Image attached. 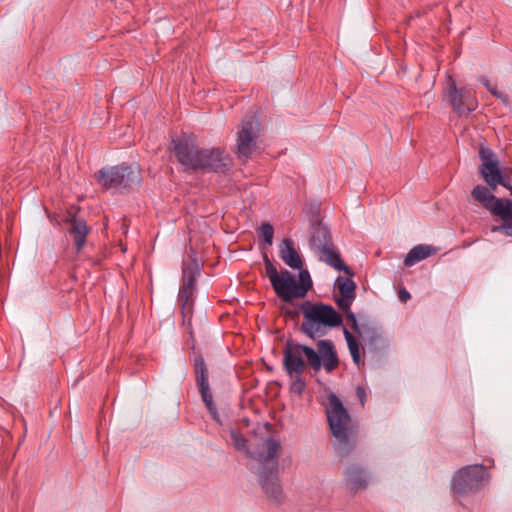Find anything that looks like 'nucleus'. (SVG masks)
Here are the masks:
<instances>
[{
  "label": "nucleus",
  "mask_w": 512,
  "mask_h": 512,
  "mask_svg": "<svg viewBox=\"0 0 512 512\" xmlns=\"http://www.w3.org/2000/svg\"><path fill=\"white\" fill-rule=\"evenodd\" d=\"M353 362L359 366L361 363L360 347L356 338L347 330L343 331Z\"/></svg>",
  "instance_id": "5701e85b"
},
{
  "label": "nucleus",
  "mask_w": 512,
  "mask_h": 512,
  "mask_svg": "<svg viewBox=\"0 0 512 512\" xmlns=\"http://www.w3.org/2000/svg\"><path fill=\"white\" fill-rule=\"evenodd\" d=\"M283 365L292 371H305L306 365L314 371H319L323 365L330 373L339 365L335 346L331 340L317 342V350L293 341H287L283 351Z\"/></svg>",
  "instance_id": "f03ea898"
},
{
  "label": "nucleus",
  "mask_w": 512,
  "mask_h": 512,
  "mask_svg": "<svg viewBox=\"0 0 512 512\" xmlns=\"http://www.w3.org/2000/svg\"><path fill=\"white\" fill-rule=\"evenodd\" d=\"M479 81L482 85L497 99L501 100L503 103H507L509 97L502 91H499L496 84H492L489 79L485 76H481Z\"/></svg>",
  "instance_id": "a878e982"
},
{
  "label": "nucleus",
  "mask_w": 512,
  "mask_h": 512,
  "mask_svg": "<svg viewBox=\"0 0 512 512\" xmlns=\"http://www.w3.org/2000/svg\"><path fill=\"white\" fill-rule=\"evenodd\" d=\"M279 257L292 269H301L303 266L302 259L294 246V241L285 238L279 244Z\"/></svg>",
  "instance_id": "dca6fc26"
},
{
  "label": "nucleus",
  "mask_w": 512,
  "mask_h": 512,
  "mask_svg": "<svg viewBox=\"0 0 512 512\" xmlns=\"http://www.w3.org/2000/svg\"><path fill=\"white\" fill-rule=\"evenodd\" d=\"M287 374L289 375V377L291 378L292 382H291V386H290V390L293 392V393H296L298 395H301L306 387V383H305V380L302 376L303 372L304 371H299V372H295V371H292L288 368H285Z\"/></svg>",
  "instance_id": "b1692460"
},
{
  "label": "nucleus",
  "mask_w": 512,
  "mask_h": 512,
  "mask_svg": "<svg viewBox=\"0 0 512 512\" xmlns=\"http://www.w3.org/2000/svg\"><path fill=\"white\" fill-rule=\"evenodd\" d=\"M444 95L453 111L460 117L472 113L478 105L471 92L464 87L457 88L452 77H449L447 81Z\"/></svg>",
  "instance_id": "9d476101"
},
{
  "label": "nucleus",
  "mask_w": 512,
  "mask_h": 512,
  "mask_svg": "<svg viewBox=\"0 0 512 512\" xmlns=\"http://www.w3.org/2000/svg\"><path fill=\"white\" fill-rule=\"evenodd\" d=\"M509 191H510V194L512 195V187L509 189Z\"/></svg>",
  "instance_id": "c9c22d12"
},
{
  "label": "nucleus",
  "mask_w": 512,
  "mask_h": 512,
  "mask_svg": "<svg viewBox=\"0 0 512 512\" xmlns=\"http://www.w3.org/2000/svg\"><path fill=\"white\" fill-rule=\"evenodd\" d=\"M299 270V283L297 282V287L300 298H303L307 294V292L312 288V280L307 270H302V268Z\"/></svg>",
  "instance_id": "393cba45"
},
{
  "label": "nucleus",
  "mask_w": 512,
  "mask_h": 512,
  "mask_svg": "<svg viewBox=\"0 0 512 512\" xmlns=\"http://www.w3.org/2000/svg\"><path fill=\"white\" fill-rule=\"evenodd\" d=\"M311 248L319 255V259L338 271L352 277L354 273L345 265L339 252L334 247L328 228L321 222L312 226L310 237Z\"/></svg>",
  "instance_id": "39448f33"
},
{
  "label": "nucleus",
  "mask_w": 512,
  "mask_h": 512,
  "mask_svg": "<svg viewBox=\"0 0 512 512\" xmlns=\"http://www.w3.org/2000/svg\"><path fill=\"white\" fill-rule=\"evenodd\" d=\"M346 317H347V320L351 323V328L356 333L361 335L360 328H359V325H358V322H357L355 314L351 310H349V311L346 312Z\"/></svg>",
  "instance_id": "c756f323"
},
{
  "label": "nucleus",
  "mask_w": 512,
  "mask_h": 512,
  "mask_svg": "<svg viewBox=\"0 0 512 512\" xmlns=\"http://www.w3.org/2000/svg\"><path fill=\"white\" fill-rule=\"evenodd\" d=\"M506 236L512 238V220L509 222L508 231H507V235Z\"/></svg>",
  "instance_id": "f704fd0d"
},
{
  "label": "nucleus",
  "mask_w": 512,
  "mask_h": 512,
  "mask_svg": "<svg viewBox=\"0 0 512 512\" xmlns=\"http://www.w3.org/2000/svg\"><path fill=\"white\" fill-rule=\"evenodd\" d=\"M259 136V123L254 115L246 116L241 124L236 141L238 159L246 162L256 149Z\"/></svg>",
  "instance_id": "1a4fd4ad"
},
{
  "label": "nucleus",
  "mask_w": 512,
  "mask_h": 512,
  "mask_svg": "<svg viewBox=\"0 0 512 512\" xmlns=\"http://www.w3.org/2000/svg\"><path fill=\"white\" fill-rule=\"evenodd\" d=\"M508 225H509V222H503V224H501V225L492 226L491 231L492 232H503L505 235H507Z\"/></svg>",
  "instance_id": "2f4dec72"
},
{
  "label": "nucleus",
  "mask_w": 512,
  "mask_h": 512,
  "mask_svg": "<svg viewBox=\"0 0 512 512\" xmlns=\"http://www.w3.org/2000/svg\"><path fill=\"white\" fill-rule=\"evenodd\" d=\"M205 157H202L199 169H209L215 172H225L231 166V158L220 148L203 149Z\"/></svg>",
  "instance_id": "4468645a"
},
{
  "label": "nucleus",
  "mask_w": 512,
  "mask_h": 512,
  "mask_svg": "<svg viewBox=\"0 0 512 512\" xmlns=\"http://www.w3.org/2000/svg\"><path fill=\"white\" fill-rule=\"evenodd\" d=\"M194 291L195 290L182 286L180 288L178 302L182 307V313L184 317H187L192 312Z\"/></svg>",
  "instance_id": "4be33fe9"
},
{
  "label": "nucleus",
  "mask_w": 512,
  "mask_h": 512,
  "mask_svg": "<svg viewBox=\"0 0 512 512\" xmlns=\"http://www.w3.org/2000/svg\"><path fill=\"white\" fill-rule=\"evenodd\" d=\"M96 177L103 188L119 191L133 189L141 182L139 170L127 164L102 168Z\"/></svg>",
  "instance_id": "423d86ee"
},
{
  "label": "nucleus",
  "mask_w": 512,
  "mask_h": 512,
  "mask_svg": "<svg viewBox=\"0 0 512 512\" xmlns=\"http://www.w3.org/2000/svg\"><path fill=\"white\" fill-rule=\"evenodd\" d=\"M471 196L474 200L481 203L486 210H488V207H490L492 202L497 198L491 193L488 187L483 185H476L471 191Z\"/></svg>",
  "instance_id": "aec40b11"
},
{
  "label": "nucleus",
  "mask_w": 512,
  "mask_h": 512,
  "mask_svg": "<svg viewBox=\"0 0 512 512\" xmlns=\"http://www.w3.org/2000/svg\"><path fill=\"white\" fill-rule=\"evenodd\" d=\"M259 235L264 239V242L271 246L273 244L274 228L270 223L264 222L258 228Z\"/></svg>",
  "instance_id": "bb28decb"
},
{
  "label": "nucleus",
  "mask_w": 512,
  "mask_h": 512,
  "mask_svg": "<svg viewBox=\"0 0 512 512\" xmlns=\"http://www.w3.org/2000/svg\"><path fill=\"white\" fill-rule=\"evenodd\" d=\"M194 372L196 383L201 398L207 407L212 418L219 424H222L218 411L213 401V395L209 387L208 369L202 356H197L194 361Z\"/></svg>",
  "instance_id": "f8f14e48"
},
{
  "label": "nucleus",
  "mask_w": 512,
  "mask_h": 512,
  "mask_svg": "<svg viewBox=\"0 0 512 512\" xmlns=\"http://www.w3.org/2000/svg\"><path fill=\"white\" fill-rule=\"evenodd\" d=\"M300 310L303 321L300 330L311 339L326 334V327H337L342 324V316L331 306L323 303L305 302Z\"/></svg>",
  "instance_id": "20e7f679"
},
{
  "label": "nucleus",
  "mask_w": 512,
  "mask_h": 512,
  "mask_svg": "<svg viewBox=\"0 0 512 512\" xmlns=\"http://www.w3.org/2000/svg\"><path fill=\"white\" fill-rule=\"evenodd\" d=\"M70 223V234L73 236L77 252H80L86 243V237L90 232V228L84 220L78 218H72Z\"/></svg>",
  "instance_id": "f3484780"
},
{
  "label": "nucleus",
  "mask_w": 512,
  "mask_h": 512,
  "mask_svg": "<svg viewBox=\"0 0 512 512\" xmlns=\"http://www.w3.org/2000/svg\"><path fill=\"white\" fill-rule=\"evenodd\" d=\"M499 179L500 182H495V189L497 188L498 185H501L507 188L508 190L512 188V186L510 185V177L508 175L502 173Z\"/></svg>",
  "instance_id": "7c9ffc66"
},
{
  "label": "nucleus",
  "mask_w": 512,
  "mask_h": 512,
  "mask_svg": "<svg viewBox=\"0 0 512 512\" xmlns=\"http://www.w3.org/2000/svg\"><path fill=\"white\" fill-rule=\"evenodd\" d=\"M231 442L236 450L244 451L260 463V484L271 499L279 502L282 499V488L277 475L278 464L275 458L281 448L280 442L269 437L257 445L255 450H250L247 447L246 439L235 430L231 431Z\"/></svg>",
  "instance_id": "f257e3e1"
},
{
  "label": "nucleus",
  "mask_w": 512,
  "mask_h": 512,
  "mask_svg": "<svg viewBox=\"0 0 512 512\" xmlns=\"http://www.w3.org/2000/svg\"><path fill=\"white\" fill-rule=\"evenodd\" d=\"M436 252H437V249L431 245H426V244L416 245L407 254V256L404 260V265L407 267H411L414 264L435 254Z\"/></svg>",
  "instance_id": "a211bd4d"
},
{
  "label": "nucleus",
  "mask_w": 512,
  "mask_h": 512,
  "mask_svg": "<svg viewBox=\"0 0 512 512\" xmlns=\"http://www.w3.org/2000/svg\"><path fill=\"white\" fill-rule=\"evenodd\" d=\"M481 165L479 172L486 184L495 190V182H500V176L503 173L499 167V161L496 154L489 148L481 147L479 150Z\"/></svg>",
  "instance_id": "ddd939ff"
},
{
  "label": "nucleus",
  "mask_w": 512,
  "mask_h": 512,
  "mask_svg": "<svg viewBox=\"0 0 512 512\" xmlns=\"http://www.w3.org/2000/svg\"><path fill=\"white\" fill-rule=\"evenodd\" d=\"M196 279L194 272L188 268L183 269L182 287L195 290Z\"/></svg>",
  "instance_id": "cd10ccee"
},
{
  "label": "nucleus",
  "mask_w": 512,
  "mask_h": 512,
  "mask_svg": "<svg viewBox=\"0 0 512 512\" xmlns=\"http://www.w3.org/2000/svg\"><path fill=\"white\" fill-rule=\"evenodd\" d=\"M344 476L347 487L354 492L366 489L370 479L366 470L356 464L348 466Z\"/></svg>",
  "instance_id": "2eb2a0df"
},
{
  "label": "nucleus",
  "mask_w": 512,
  "mask_h": 512,
  "mask_svg": "<svg viewBox=\"0 0 512 512\" xmlns=\"http://www.w3.org/2000/svg\"><path fill=\"white\" fill-rule=\"evenodd\" d=\"M488 479L489 475L483 465H468L454 474L451 486L454 493L468 495L480 490Z\"/></svg>",
  "instance_id": "6e6552de"
},
{
  "label": "nucleus",
  "mask_w": 512,
  "mask_h": 512,
  "mask_svg": "<svg viewBox=\"0 0 512 512\" xmlns=\"http://www.w3.org/2000/svg\"><path fill=\"white\" fill-rule=\"evenodd\" d=\"M357 395L361 399L362 404L364 403L365 390L362 387L357 388Z\"/></svg>",
  "instance_id": "72a5a7b5"
},
{
  "label": "nucleus",
  "mask_w": 512,
  "mask_h": 512,
  "mask_svg": "<svg viewBox=\"0 0 512 512\" xmlns=\"http://www.w3.org/2000/svg\"><path fill=\"white\" fill-rule=\"evenodd\" d=\"M488 211L498 216L503 222L512 221V200L508 198H496L488 207Z\"/></svg>",
  "instance_id": "6ab92c4d"
},
{
  "label": "nucleus",
  "mask_w": 512,
  "mask_h": 512,
  "mask_svg": "<svg viewBox=\"0 0 512 512\" xmlns=\"http://www.w3.org/2000/svg\"><path fill=\"white\" fill-rule=\"evenodd\" d=\"M340 296H346L347 298H355L356 284L350 277L338 276L335 281Z\"/></svg>",
  "instance_id": "412c9836"
},
{
  "label": "nucleus",
  "mask_w": 512,
  "mask_h": 512,
  "mask_svg": "<svg viewBox=\"0 0 512 512\" xmlns=\"http://www.w3.org/2000/svg\"><path fill=\"white\" fill-rule=\"evenodd\" d=\"M328 401L326 413L332 435L335 438L334 449L339 456L346 457L356 445V438L349 428L351 419L341 400L334 393L329 395Z\"/></svg>",
  "instance_id": "7ed1b4c3"
},
{
  "label": "nucleus",
  "mask_w": 512,
  "mask_h": 512,
  "mask_svg": "<svg viewBox=\"0 0 512 512\" xmlns=\"http://www.w3.org/2000/svg\"><path fill=\"white\" fill-rule=\"evenodd\" d=\"M355 298H347L346 296H339L335 298V302L338 305V307L344 311L347 312L350 310V306L352 305V302Z\"/></svg>",
  "instance_id": "c85d7f7f"
},
{
  "label": "nucleus",
  "mask_w": 512,
  "mask_h": 512,
  "mask_svg": "<svg viewBox=\"0 0 512 512\" xmlns=\"http://www.w3.org/2000/svg\"><path fill=\"white\" fill-rule=\"evenodd\" d=\"M171 150L186 169H199L202 157L206 155L203 149H198L193 140L186 135L172 139Z\"/></svg>",
  "instance_id": "9b49d317"
},
{
  "label": "nucleus",
  "mask_w": 512,
  "mask_h": 512,
  "mask_svg": "<svg viewBox=\"0 0 512 512\" xmlns=\"http://www.w3.org/2000/svg\"><path fill=\"white\" fill-rule=\"evenodd\" d=\"M399 299L402 302H406L408 299H410V293L405 289L400 290L399 291Z\"/></svg>",
  "instance_id": "473e14b6"
},
{
  "label": "nucleus",
  "mask_w": 512,
  "mask_h": 512,
  "mask_svg": "<svg viewBox=\"0 0 512 512\" xmlns=\"http://www.w3.org/2000/svg\"><path fill=\"white\" fill-rule=\"evenodd\" d=\"M263 262L266 276L282 301L291 302L295 298H300L296 277L291 272L284 269L279 273L267 253H263Z\"/></svg>",
  "instance_id": "0eeeda50"
}]
</instances>
